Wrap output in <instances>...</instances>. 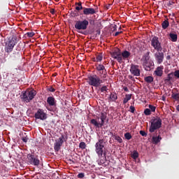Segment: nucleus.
<instances>
[{"mask_svg": "<svg viewBox=\"0 0 179 179\" xmlns=\"http://www.w3.org/2000/svg\"><path fill=\"white\" fill-rule=\"evenodd\" d=\"M79 33H82V31H79Z\"/></svg>", "mask_w": 179, "mask_h": 179, "instance_id": "obj_58", "label": "nucleus"}, {"mask_svg": "<svg viewBox=\"0 0 179 179\" xmlns=\"http://www.w3.org/2000/svg\"><path fill=\"white\" fill-rule=\"evenodd\" d=\"M155 75L157 76H162L163 75V67L162 66H158L155 71Z\"/></svg>", "mask_w": 179, "mask_h": 179, "instance_id": "obj_22", "label": "nucleus"}, {"mask_svg": "<svg viewBox=\"0 0 179 179\" xmlns=\"http://www.w3.org/2000/svg\"><path fill=\"white\" fill-rule=\"evenodd\" d=\"M48 90H49V92H55L56 90L52 86H49V87H48Z\"/></svg>", "mask_w": 179, "mask_h": 179, "instance_id": "obj_43", "label": "nucleus"}, {"mask_svg": "<svg viewBox=\"0 0 179 179\" xmlns=\"http://www.w3.org/2000/svg\"><path fill=\"white\" fill-rule=\"evenodd\" d=\"M34 36H35V33L34 31L25 33V34H24L25 37H29V38L34 37Z\"/></svg>", "mask_w": 179, "mask_h": 179, "instance_id": "obj_33", "label": "nucleus"}, {"mask_svg": "<svg viewBox=\"0 0 179 179\" xmlns=\"http://www.w3.org/2000/svg\"><path fill=\"white\" fill-rule=\"evenodd\" d=\"M76 6L77 12L83 10V15H85V16H89L90 15H95L99 12L98 6H96V8H83V6H82V2H76Z\"/></svg>", "mask_w": 179, "mask_h": 179, "instance_id": "obj_1", "label": "nucleus"}, {"mask_svg": "<svg viewBox=\"0 0 179 179\" xmlns=\"http://www.w3.org/2000/svg\"><path fill=\"white\" fill-rule=\"evenodd\" d=\"M130 73L134 75V76H140L141 69H139V65L131 64L130 66Z\"/></svg>", "mask_w": 179, "mask_h": 179, "instance_id": "obj_15", "label": "nucleus"}, {"mask_svg": "<svg viewBox=\"0 0 179 179\" xmlns=\"http://www.w3.org/2000/svg\"><path fill=\"white\" fill-rule=\"evenodd\" d=\"M20 48H16V50H15L10 55V58L11 61H17V59H20L21 57V53H20Z\"/></svg>", "mask_w": 179, "mask_h": 179, "instance_id": "obj_16", "label": "nucleus"}, {"mask_svg": "<svg viewBox=\"0 0 179 179\" xmlns=\"http://www.w3.org/2000/svg\"><path fill=\"white\" fill-rule=\"evenodd\" d=\"M28 161L31 164H34V166H38L40 164V160L38 157H36L35 155L32 153H29L27 155Z\"/></svg>", "mask_w": 179, "mask_h": 179, "instance_id": "obj_14", "label": "nucleus"}, {"mask_svg": "<svg viewBox=\"0 0 179 179\" xmlns=\"http://www.w3.org/2000/svg\"><path fill=\"white\" fill-rule=\"evenodd\" d=\"M162 139V138L160 136V135H158V136H152V143H159Z\"/></svg>", "mask_w": 179, "mask_h": 179, "instance_id": "obj_24", "label": "nucleus"}, {"mask_svg": "<svg viewBox=\"0 0 179 179\" xmlns=\"http://www.w3.org/2000/svg\"><path fill=\"white\" fill-rule=\"evenodd\" d=\"M118 96L116 93V92H112L108 99V101H116L117 100Z\"/></svg>", "mask_w": 179, "mask_h": 179, "instance_id": "obj_18", "label": "nucleus"}, {"mask_svg": "<svg viewBox=\"0 0 179 179\" xmlns=\"http://www.w3.org/2000/svg\"><path fill=\"white\" fill-rule=\"evenodd\" d=\"M115 139H116L117 142H120V143H122V142H123L122 138H121V136H120L119 135H115Z\"/></svg>", "mask_w": 179, "mask_h": 179, "instance_id": "obj_35", "label": "nucleus"}, {"mask_svg": "<svg viewBox=\"0 0 179 179\" xmlns=\"http://www.w3.org/2000/svg\"><path fill=\"white\" fill-rule=\"evenodd\" d=\"M37 92L36 90H24L22 92L21 95L20 96L22 101H24L25 103H29L33 99H34Z\"/></svg>", "mask_w": 179, "mask_h": 179, "instance_id": "obj_2", "label": "nucleus"}, {"mask_svg": "<svg viewBox=\"0 0 179 179\" xmlns=\"http://www.w3.org/2000/svg\"><path fill=\"white\" fill-rule=\"evenodd\" d=\"M171 55H167L166 59H171Z\"/></svg>", "mask_w": 179, "mask_h": 179, "instance_id": "obj_50", "label": "nucleus"}, {"mask_svg": "<svg viewBox=\"0 0 179 179\" xmlns=\"http://www.w3.org/2000/svg\"><path fill=\"white\" fill-rule=\"evenodd\" d=\"M144 80L147 82V83H152L154 80L153 76H146L144 78Z\"/></svg>", "mask_w": 179, "mask_h": 179, "instance_id": "obj_27", "label": "nucleus"}, {"mask_svg": "<svg viewBox=\"0 0 179 179\" xmlns=\"http://www.w3.org/2000/svg\"><path fill=\"white\" fill-rule=\"evenodd\" d=\"M17 44V37L13 36L12 37H9L8 40L5 42V51L10 54L12 52L15 45Z\"/></svg>", "mask_w": 179, "mask_h": 179, "instance_id": "obj_3", "label": "nucleus"}, {"mask_svg": "<svg viewBox=\"0 0 179 179\" xmlns=\"http://www.w3.org/2000/svg\"><path fill=\"white\" fill-rule=\"evenodd\" d=\"M172 99L174 100H176L177 101H179V93H172L171 94Z\"/></svg>", "mask_w": 179, "mask_h": 179, "instance_id": "obj_29", "label": "nucleus"}, {"mask_svg": "<svg viewBox=\"0 0 179 179\" xmlns=\"http://www.w3.org/2000/svg\"><path fill=\"white\" fill-rule=\"evenodd\" d=\"M121 33H122V31H116V33H115L114 36L116 37L117 36H119V34H121Z\"/></svg>", "mask_w": 179, "mask_h": 179, "instance_id": "obj_47", "label": "nucleus"}, {"mask_svg": "<svg viewBox=\"0 0 179 179\" xmlns=\"http://www.w3.org/2000/svg\"><path fill=\"white\" fill-rule=\"evenodd\" d=\"M131 97H132V94H126L123 100L124 104H126L129 100H131Z\"/></svg>", "mask_w": 179, "mask_h": 179, "instance_id": "obj_26", "label": "nucleus"}, {"mask_svg": "<svg viewBox=\"0 0 179 179\" xmlns=\"http://www.w3.org/2000/svg\"><path fill=\"white\" fill-rule=\"evenodd\" d=\"M124 137L126 139L129 140V139H131L132 135L131 134H130V132H126L124 134Z\"/></svg>", "mask_w": 179, "mask_h": 179, "instance_id": "obj_34", "label": "nucleus"}, {"mask_svg": "<svg viewBox=\"0 0 179 179\" xmlns=\"http://www.w3.org/2000/svg\"><path fill=\"white\" fill-rule=\"evenodd\" d=\"M110 6H111V5H108V6H106V9H110Z\"/></svg>", "mask_w": 179, "mask_h": 179, "instance_id": "obj_51", "label": "nucleus"}, {"mask_svg": "<svg viewBox=\"0 0 179 179\" xmlns=\"http://www.w3.org/2000/svg\"><path fill=\"white\" fill-rule=\"evenodd\" d=\"M102 59H103V54L100 53V54H98V55H96V58L95 61H96V62H101Z\"/></svg>", "mask_w": 179, "mask_h": 179, "instance_id": "obj_30", "label": "nucleus"}, {"mask_svg": "<svg viewBox=\"0 0 179 179\" xmlns=\"http://www.w3.org/2000/svg\"><path fill=\"white\" fill-rule=\"evenodd\" d=\"M151 45L154 48L155 50L158 51H162L163 48L162 47L161 43H159V40L158 37H152L151 40Z\"/></svg>", "mask_w": 179, "mask_h": 179, "instance_id": "obj_11", "label": "nucleus"}, {"mask_svg": "<svg viewBox=\"0 0 179 179\" xmlns=\"http://www.w3.org/2000/svg\"><path fill=\"white\" fill-rule=\"evenodd\" d=\"M176 108H177L178 111H179V104H178V106H177Z\"/></svg>", "mask_w": 179, "mask_h": 179, "instance_id": "obj_52", "label": "nucleus"}, {"mask_svg": "<svg viewBox=\"0 0 179 179\" xmlns=\"http://www.w3.org/2000/svg\"><path fill=\"white\" fill-rule=\"evenodd\" d=\"M51 13H55V10H51Z\"/></svg>", "mask_w": 179, "mask_h": 179, "instance_id": "obj_54", "label": "nucleus"}, {"mask_svg": "<svg viewBox=\"0 0 179 179\" xmlns=\"http://www.w3.org/2000/svg\"><path fill=\"white\" fill-rule=\"evenodd\" d=\"M68 141V136L62 134L61 136L58 139H56L54 143V150L55 152H59L64 142H66Z\"/></svg>", "mask_w": 179, "mask_h": 179, "instance_id": "obj_7", "label": "nucleus"}, {"mask_svg": "<svg viewBox=\"0 0 179 179\" xmlns=\"http://www.w3.org/2000/svg\"><path fill=\"white\" fill-rule=\"evenodd\" d=\"M169 26H170V23L169 22V20H164L162 23V27L164 29V30H166V29H168Z\"/></svg>", "mask_w": 179, "mask_h": 179, "instance_id": "obj_23", "label": "nucleus"}, {"mask_svg": "<svg viewBox=\"0 0 179 179\" xmlns=\"http://www.w3.org/2000/svg\"><path fill=\"white\" fill-rule=\"evenodd\" d=\"M139 156V153L137 150H134L132 155H131V157H133V159H137Z\"/></svg>", "mask_w": 179, "mask_h": 179, "instance_id": "obj_31", "label": "nucleus"}, {"mask_svg": "<svg viewBox=\"0 0 179 179\" xmlns=\"http://www.w3.org/2000/svg\"><path fill=\"white\" fill-rule=\"evenodd\" d=\"M88 83L91 86L99 87V86L101 85V80L100 78H99V75H92L88 76Z\"/></svg>", "mask_w": 179, "mask_h": 179, "instance_id": "obj_8", "label": "nucleus"}, {"mask_svg": "<svg viewBox=\"0 0 179 179\" xmlns=\"http://www.w3.org/2000/svg\"><path fill=\"white\" fill-rule=\"evenodd\" d=\"M110 55H111L112 58L116 59L117 62H119L120 64H122V56L120 50L112 51L111 52H110Z\"/></svg>", "mask_w": 179, "mask_h": 179, "instance_id": "obj_12", "label": "nucleus"}, {"mask_svg": "<svg viewBox=\"0 0 179 179\" xmlns=\"http://www.w3.org/2000/svg\"><path fill=\"white\" fill-rule=\"evenodd\" d=\"M135 107L134 106H130V109H129V111H131V113H135Z\"/></svg>", "mask_w": 179, "mask_h": 179, "instance_id": "obj_44", "label": "nucleus"}, {"mask_svg": "<svg viewBox=\"0 0 179 179\" xmlns=\"http://www.w3.org/2000/svg\"><path fill=\"white\" fill-rule=\"evenodd\" d=\"M100 163H104L103 160H100Z\"/></svg>", "mask_w": 179, "mask_h": 179, "instance_id": "obj_53", "label": "nucleus"}, {"mask_svg": "<svg viewBox=\"0 0 179 179\" xmlns=\"http://www.w3.org/2000/svg\"><path fill=\"white\" fill-rule=\"evenodd\" d=\"M149 107H150V110H151V111H153V112L155 111V109H156L155 106H152V104H149Z\"/></svg>", "mask_w": 179, "mask_h": 179, "instance_id": "obj_41", "label": "nucleus"}, {"mask_svg": "<svg viewBox=\"0 0 179 179\" xmlns=\"http://www.w3.org/2000/svg\"><path fill=\"white\" fill-rule=\"evenodd\" d=\"M105 145L106 142L104 139H99L98 142L95 144V150L99 157L104 155L105 158H106V153L104 152Z\"/></svg>", "mask_w": 179, "mask_h": 179, "instance_id": "obj_6", "label": "nucleus"}, {"mask_svg": "<svg viewBox=\"0 0 179 179\" xmlns=\"http://www.w3.org/2000/svg\"><path fill=\"white\" fill-rule=\"evenodd\" d=\"M162 125V120L160 117L152 118L151 125H150L149 131L151 133L155 132L157 129H159Z\"/></svg>", "mask_w": 179, "mask_h": 179, "instance_id": "obj_5", "label": "nucleus"}, {"mask_svg": "<svg viewBox=\"0 0 179 179\" xmlns=\"http://www.w3.org/2000/svg\"><path fill=\"white\" fill-rule=\"evenodd\" d=\"M173 75H174L175 78H176L177 79L179 78V70L175 71L173 73Z\"/></svg>", "mask_w": 179, "mask_h": 179, "instance_id": "obj_39", "label": "nucleus"}, {"mask_svg": "<svg viewBox=\"0 0 179 179\" xmlns=\"http://www.w3.org/2000/svg\"><path fill=\"white\" fill-rule=\"evenodd\" d=\"M178 50H179V45H178Z\"/></svg>", "mask_w": 179, "mask_h": 179, "instance_id": "obj_56", "label": "nucleus"}, {"mask_svg": "<svg viewBox=\"0 0 179 179\" xmlns=\"http://www.w3.org/2000/svg\"><path fill=\"white\" fill-rule=\"evenodd\" d=\"M35 118L42 120H47L48 114L45 113L43 108H38L36 113H35Z\"/></svg>", "mask_w": 179, "mask_h": 179, "instance_id": "obj_13", "label": "nucleus"}, {"mask_svg": "<svg viewBox=\"0 0 179 179\" xmlns=\"http://www.w3.org/2000/svg\"><path fill=\"white\" fill-rule=\"evenodd\" d=\"M140 134L142 135V136H147L148 134L145 132V131L141 130Z\"/></svg>", "mask_w": 179, "mask_h": 179, "instance_id": "obj_42", "label": "nucleus"}, {"mask_svg": "<svg viewBox=\"0 0 179 179\" xmlns=\"http://www.w3.org/2000/svg\"><path fill=\"white\" fill-rule=\"evenodd\" d=\"M121 56L122 60L127 59V58H129V57L131 56V52L125 50L124 51H122V52H121Z\"/></svg>", "mask_w": 179, "mask_h": 179, "instance_id": "obj_21", "label": "nucleus"}, {"mask_svg": "<svg viewBox=\"0 0 179 179\" xmlns=\"http://www.w3.org/2000/svg\"><path fill=\"white\" fill-rule=\"evenodd\" d=\"M150 52L148 51L147 54H145V55H144L143 57V66H144L145 69H146L148 62L150 60Z\"/></svg>", "mask_w": 179, "mask_h": 179, "instance_id": "obj_20", "label": "nucleus"}, {"mask_svg": "<svg viewBox=\"0 0 179 179\" xmlns=\"http://www.w3.org/2000/svg\"><path fill=\"white\" fill-rule=\"evenodd\" d=\"M106 118H107L106 113H101L100 116V119L101 120V122H99L97 120H96L95 118H92L90 122L91 124H93V125H94L95 127H97L98 128H99L100 127H103V125H104L105 120H106Z\"/></svg>", "mask_w": 179, "mask_h": 179, "instance_id": "obj_9", "label": "nucleus"}, {"mask_svg": "<svg viewBox=\"0 0 179 179\" xmlns=\"http://www.w3.org/2000/svg\"><path fill=\"white\" fill-rule=\"evenodd\" d=\"M47 103L49 104V106H57V100H55V97L52 96L48 97Z\"/></svg>", "mask_w": 179, "mask_h": 179, "instance_id": "obj_19", "label": "nucleus"}, {"mask_svg": "<svg viewBox=\"0 0 179 179\" xmlns=\"http://www.w3.org/2000/svg\"><path fill=\"white\" fill-rule=\"evenodd\" d=\"M89 26V20L84 19V20H78L75 24V29L77 30H86Z\"/></svg>", "mask_w": 179, "mask_h": 179, "instance_id": "obj_10", "label": "nucleus"}, {"mask_svg": "<svg viewBox=\"0 0 179 179\" xmlns=\"http://www.w3.org/2000/svg\"><path fill=\"white\" fill-rule=\"evenodd\" d=\"M173 72H171V73H168L167 77L166 78V79H164V81L170 82L171 79H173Z\"/></svg>", "mask_w": 179, "mask_h": 179, "instance_id": "obj_28", "label": "nucleus"}, {"mask_svg": "<svg viewBox=\"0 0 179 179\" xmlns=\"http://www.w3.org/2000/svg\"><path fill=\"white\" fill-rule=\"evenodd\" d=\"M169 37L171 38V41L173 42H176L178 38V34H175L173 33H170Z\"/></svg>", "mask_w": 179, "mask_h": 179, "instance_id": "obj_25", "label": "nucleus"}, {"mask_svg": "<svg viewBox=\"0 0 179 179\" xmlns=\"http://www.w3.org/2000/svg\"><path fill=\"white\" fill-rule=\"evenodd\" d=\"M144 114H145V115H150L151 110H150V107H149V108H145L144 110Z\"/></svg>", "mask_w": 179, "mask_h": 179, "instance_id": "obj_36", "label": "nucleus"}, {"mask_svg": "<svg viewBox=\"0 0 179 179\" xmlns=\"http://www.w3.org/2000/svg\"><path fill=\"white\" fill-rule=\"evenodd\" d=\"M90 22H92V20H91Z\"/></svg>", "mask_w": 179, "mask_h": 179, "instance_id": "obj_60", "label": "nucleus"}, {"mask_svg": "<svg viewBox=\"0 0 179 179\" xmlns=\"http://www.w3.org/2000/svg\"><path fill=\"white\" fill-rule=\"evenodd\" d=\"M79 148H80L81 149H85V148H86V143L85 142H80Z\"/></svg>", "mask_w": 179, "mask_h": 179, "instance_id": "obj_38", "label": "nucleus"}, {"mask_svg": "<svg viewBox=\"0 0 179 179\" xmlns=\"http://www.w3.org/2000/svg\"><path fill=\"white\" fill-rule=\"evenodd\" d=\"M96 69L98 71V78L101 80V83H104L106 80V78L108 76L107 71L102 64H97L96 65Z\"/></svg>", "mask_w": 179, "mask_h": 179, "instance_id": "obj_4", "label": "nucleus"}, {"mask_svg": "<svg viewBox=\"0 0 179 179\" xmlns=\"http://www.w3.org/2000/svg\"><path fill=\"white\" fill-rule=\"evenodd\" d=\"M108 89L107 86H102L101 87V92H108Z\"/></svg>", "mask_w": 179, "mask_h": 179, "instance_id": "obj_40", "label": "nucleus"}, {"mask_svg": "<svg viewBox=\"0 0 179 179\" xmlns=\"http://www.w3.org/2000/svg\"><path fill=\"white\" fill-rule=\"evenodd\" d=\"M96 118H97L98 120H100V117H96Z\"/></svg>", "mask_w": 179, "mask_h": 179, "instance_id": "obj_55", "label": "nucleus"}, {"mask_svg": "<svg viewBox=\"0 0 179 179\" xmlns=\"http://www.w3.org/2000/svg\"><path fill=\"white\" fill-rule=\"evenodd\" d=\"M155 57L158 64H162L164 59V54L162 51H157V52H155Z\"/></svg>", "mask_w": 179, "mask_h": 179, "instance_id": "obj_17", "label": "nucleus"}, {"mask_svg": "<svg viewBox=\"0 0 179 179\" xmlns=\"http://www.w3.org/2000/svg\"><path fill=\"white\" fill-rule=\"evenodd\" d=\"M123 90L125 91V92H129V89L127 86H125L124 87H123Z\"/></svg>", "mask_w": 179, "mask_h": 179, "instance_id": "obj_49", "label": "nucleus"}, {"mask_svg": "<svg viewBox=\"0 0 179 179\" xmlns=\"http://www.w3.org/2000/svg\"><path fill=\"white\" fill-rule=\"evenodd\" d=\"M78 177L79 178H83V177H85V173H78Z\"/></svg>", "mask_w": 179, "mask_h": 179, "instance_id": "obj_45", "label": "nucleus"}, {"mask_svg": "<svg viewBox=\"0 0 179 179\" xmlns=\"http://www.w3.org/2000/svg\"><path fill=\"white\" fill-rule=\"evenodd\" d=\"M129 79H131V80L135 81V79H134V76H132V75H129Z\"/></svg>", "mask_w": 179, "mask_h": 179, "instance_id": "obj_48", "label": "nucleus"}, {"mask_svg": "<svg viewBox=\"0 0 179 179\" xmlns=\"http://www.w3.org/2000/svg\"><path fill=\"white\" fill-rule=\"evenodd\" d=\"M110 134H111L112 135H113V133L110 132Z\"/></svg>", "mask_w": 179, "mask_h": 179, "instance_id": "obj_57", "label": "nucleus"}, {"mask_svg": "<svg viewBox=\"0 0 179 179\" xmlns=\"http://www.w3.org/2000/svg\"><path fill=\"white\" fill-rule=\"evenodd\" d=\"M71 15L73 17H76L77 16H79V13H78L77 9H76V10H72L71 12Z\"/></svg>", "mask_w": 179, "mask_h": 179, "instance_id": "obj_32", "label": "nucleus"}, {"mask_svg": "<svg viewBox=\"0 0 179 179\" xmlns=\"http://www.w3.org/2000/svg\"><path fill=\"white\" fill-rule=\"evenodd\" d=\"M101 179H106V178H101Z\"/></svg>", "mask_w": 179, "mask_h": 179, "instance_id": "obj_59", "label": "nucleus"}, {"mask_svg": "<svg viewBox=\"0 0 179 179\" xmlns=\"http://www.w3.org/2000/svg\"><path fill=\"white\" fill-rule=\"evenodd\" d=\"M29 140V138L27 136H22V141L24 142H27Z\"/></svg>", "mask_w": 179, "mask_h": 179, "instance_id": "obj_46", "label": "nucleus"}, {"mask_svg": "<svg viewBox=\"0 0 179 179\" xmlns=\"http://www.w3.org/2000/svg\"><path fill=\"white\" fill-rule=\"evenodd\" d=\"M152 68V64L149 63V61H148L146 67H145V71H150Z\"/></svg>", "mask_w": 179, "mask_h": 179, "instance_id": "obj_37", "label": "nucleus"}]
</instances>
